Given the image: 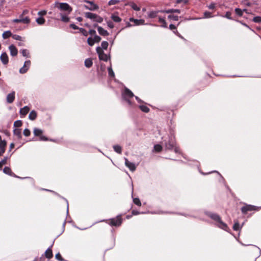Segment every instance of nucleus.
<instances>
[{"instance_id":"1","label":"nucleus","mask_w":261,"mask_h":261,"mask_svg":"<svg viewBox=\"0 0 261 261\" xmlns=\"http://www.w3.org/2000/svg\"><path fill=\"white\" fill-rule=\"evenodd\" d=\"M204 214L216 222L217 227L228 232L229 228L227 225L222 221L221 217L218 214L208 211H204Z\"/></svg>"},{"instance_id":"2","label":"nucleus","mask_w":261,"mask_h":261,"mask_svg":"<svg viewBox=\"0 0 261 261\" xmlns=\"http://www.w3.org/2000/svg\"><path fill=\"white\" fill-rule=\"evenodd\" d=\"M164 146L166 150H172L176 153H180L179 147L177 146L175 137L172 136H169L167 140L164 141Z\"/></svg>"},{"instance_id":"3","label":"nucleus","mask_w":261,"mask_h":261,"mask_svg":"<svg viewBox=\"0 0 261 261\" xmlns=\"http://www.w3.org/2000/svg\"><path fill=\"white\" fill-rule=\"evenodd\" d=\"M108 221H109V222H107V223L110 225H111L112 226H116V227L119 226L121 225L122 222V219L121 218V215H118V216H116V218H111L109 220L103 219V220H100L99 222H108Z\"/></svg>"},{"instance_id":"4","label":"nucleus","mask_w":261,"mask_h":261,"mask_svg":"<svg viewBox=\"0 0 261 261\" xmlns=\"http://www.w3.org/2000/svg\"><path fill=\"white\" fill-rule=\"evenodd\" d=\"M3 172L7 175H8L9 176H12V177H14L15 178H20L22 179H29L31 180V181L32 182L33 185L35 184V181L33 178H32L31 177H28V176L24 177H19V176H18V175H16L15 173H14L12 171L11 168L9 167H8V166L5 167L3 170Z\"/></svg>"},{"instance_id":"5","label":"nucleus","mask_w":261,"mask_h":261,"mask_svg":"<svg viewBox=\"0 0 261 261\" xmlns=\"http://www.w3.org/2000/svg\"><path fill=\"white\" fill-rule=\"evenodd\" d=\"M55 7L61 10L67 12L68 14L70 13L72 10V8L66 3H59L56 2L55 3Z\"/></svg>"},{"instance_id":"6","label":"nucleus","mask_w":261,"mask_h":261,"mask_svg":"<svg viewBox=\"0 0 261 261\" xmlns=\"http://www.w3.org/2000/svg\"><path fill=\"white\" fill-rule=\"evenodd\" d=\"M96 53L98 54V58L100 61H103L105 62H107L108 60L111 59V55L110 53L109 54H106L103 50H101V48L100 46H97L96 48Z\"/></svg>"},{"instance_id":"7","label":"nucleus","mask_w":261,"mask_h":261,"mask_svg":"<svg viewBox=\"0 0 261 261\" xmlns=\"http://www.w3.org/2000/svg\"><path fill=\"white\" fill-rule=\"evenodd\" d=\"M260 208H261V206L257 207L253 205L246 204L241 207V212L243 214H246L249 211H258Z\"/></svg>"},{"instance_id":"8","label":"nucleus","mask_w":261,"mask_h":261,"mask_svg":"<svg viewBox=\"0 0 261 261\" xmlns=\"http://www.w3.org/2000/svg\"><path fill=\"white\" fill-rule=\"evenodd\" d=\"M84 2L90 5L89 6L84 5V7L86 10L94 11L99 9V6L97 4H95L93 1L84 0Z\"/></svg>"},{"instance_id":"9","label":"nucleus","mask_w":261,"mask_h":261,"mask_svg":"<svg viewBox=\"0 0 261 261\" xmlns=\"http://www.w3.org/2000/svg\"><path fill=\"white\" fill-rule=\"evenodd\" d=\"M134 96L135 95L133 92L130 89L125 87L124 90L122 92V99L130 98Z\"/></svg>"},{"instance_id":"10","label":"nucleus","mask_w":261,"mask_h":261,"mask_svg":"<svg viewBox=\"0 0 261 261\" xmlns=\"http://www.w3.org/2000/svg\"><path fill=\"white\" fill-rule=\"evenodd\" d=\"M31 61L27 60L24 62L23 66L19 69V73L21 74L25 73L29 70L31 66Z\"/></svg>"},{"instance_id":"11","label":"nucleus","mask_w":261,"mask_h":261,"mask_svg":"<svg viewBox=\"0 0 261 261\" xmlns=\"http://www.w3.org/2000/svg\"><path fill=\"white\" fill-rule=\"evenodd\" d=\"M125 160V165L132 172L136 170V166L135 164L132 162H129L126 158Z\"/></svg>"},{"instance_id":"12","label":"nucleus","mask_w":261,"mask_h":261,"mask_svg":"<svg viewBox=\"0 0 261 261\" xmlns=\"http://www.w3.org/2000/svg\"><path fill=\"white\" fill-rule=\"evenodd\" d=\"M0 60L4 65H7L9 62V58L7 54L3 52L0 56Z\"/></svg>"},{"instance_id":"13","label":"nucleus","mask_w":261,"mask_h":261,"mask_svg":"<svg viewBox=\"0 0 261 261\" xmlns=\"http://www.w3.org/2000/svg\"><path fill=\"white\" fill-rule=\"evenodd\" d=\"M130 22H134L135 25H140L145 24V20L143 19H135L133 17H130L129 19Z\"/></svg>"},{"instance_id":"14","label":"nucleus","mask_w":261,"mask_h":261,"mask_svg":"<svg viewBox=\"0 0 261 261\" xmlns=\"http://www.w3.org/2000/svg\"><path fill=\"white\" fill-rule=\"evenodd\" d=\"M9 49L10 51L11 56H12L13 57H15L17 55L18 50L14 45H13V44L10 45L9 47Z\"/></svg>"},{"instance_id":"15","label":"nucleus","mask_w":261,"mask_h":261,"mask_svg":"<svg viewBox=\"0 0 261 261\" xmlns=\"http://www.w3.org/2000/svg\"><path fill=\"white\" fill-rule=\"evenodd\" d=\"M7 144V142L5 140H3V143H0V156L5 153Z\"/></svg>"},{"instance_id":"16","label":"nucleus","mask_w":261,"mask_h":261,"mask_svg":"<svg viewBox=\"0 0 261 261\" xmlns=\"http://www.w3.org/2000/svg\"><path fill=\"white\" fill-rule=\"evenodd\" d=\"M52 246H53V244L50 247H49L46 249L45 252H44V254H45V257L46 258H47L48 259H50L53 256V252H52V250H51Z\"/></svg>"},{"instance_id":"17","label":"nucleus","mask_w":261,"mask_h":261,"mask_svg":"<svg viewBox=\"0 0 261 261\" xmlns=\"http://www.w3.org/2000/svg\"><path fill=\"white\" fill-rule=\"evenodd\" d=\"M15 99V92L13 91L9 93L7 96V101L8 103H12Z\"/></svg>"},{"instance_id":"18","label":"nucleus","mask_w":261,"mask_h":261,"mask_svg":"<svg viewBox=\"0 0 261 261\" xmlns=\"http://www.w3.org/2000/svg\"><path fill=\"white\" fill-rule=\"evenodd\" d=\"M98 33L102 36H107L109 35V32L105 30L103 28L101 27H98Z\"/></svg>"},{"instance_id":"19","label":"nucleus","mask_w":261,"mask_h":261,"mask_svg":"<svg viewBox=\"0 0 261 261\" xmlns=\"http://www.w3.org/2000/svg\"><path fill=\"white\" fill-rule=\"evenodd\" d=\"M97 14H96L89 12L85 13V16L87 18L93 20V21H94V19H95V17H97Z\"/></svg>"},{"instance_id":"20","label":"nucleus","mask_w":261,"mask_h":261,"mask_svg":"<svg viewBox=\"0 0 261 261\" xmlns=\"http://www.w3.org/2000/svg\"><path fill=\"white\" fill-rule=\"evenodd\" d=\"M37 117V113L36 111L32 110L30 112L29 115V119L31 120H35Z\"/></svg>"},{"instance_id":"21","label":"nucleus","mask_w":261,"mask_h":261,"mask_svg":"<svg viewBox=\"0 0 261 261\" xmlns=\"http://www.w3.org/2000/svg\"><path fill=\"white\" fill-rule=\"evenodd\" d=\"M30 110V108L28 106H24L23 108H21L19 111L20 114L21 115L25 116L26 115Z\"/></svg>"},{"instance_id":"22","label":"nucleus","mask_w":261,"mask_h":261,"mask_svg":"<svg viewBox=\"0 0 261 261\" xmlns=\"http://www.w3.org/2000/svg\"><path fill=\"white\" fill-rule=\"evenodd\" d=\"M33 133L35 136L39 137L40 138V136H42V134L43 133V130L41 129L35 127L34 128Z\"/></svg>"},{"instance_id":"23","label":"nucleus","mask_w":261,"mask_h":261,"mask_svg":"<svg viewBox=\"0 0 261 261\" xmlns=\"http://www.w3.org/2000/svg\"><path fill=\"white\" fill-rule=\"evenodd\" d=\"M125 6H130L133 10L137 11L140 10V8L137 6L134 3H127L125 4Z\"/></svg>"},{"instance_id":"24","label":"nucleus","mask_w":261,"mask_h":261,"mask_svg":"<svg viewBox=\"0 0 261 261\" xmlns=\"http://www.w3.org/2000/svg\"><path fill=\"white\" fill-rule=\"evenodd\" d=\"M108 72L109 76L111 78L115 77V73L112 69L111 63L110 62V66L108 67Z\"/></svg>"},{"instance_id":"25","label":"nucleus","mask_w":261,"mask_h":261,"mask_svg":"<svg viewBox=\"0 0 261 261\" xmlns=\"http://www.w3.org/2000/svg\"><path fill=\"white\" fill-rule=\"evenodd\" d=\"M13 134L16 135L18 139H21L22 138L21 130L19 128H15L13 129Z\"/></svg>"},{"instance_id":"26","label":"nucleus","mask_w":261,"mask_h":261,"mask_svg":"<svg viewBox=\"0 0 261 261\" xmlns=\"http://www.w3.org/2000/svg\"><path fill=\"white\" fill-rule=\"evenodd\" d=\"M158 13L159 11H157V10L148 12L147 13L148 17L150 18H155L157 16Z\"/></svg>"},{"instance_id":"27","label":"nucleus","mask_w":261,"mask_h":261,"mask_svg":"<svg viewBox=\"0 0 261 261\" xmlns=\"http://www.w3.org/2000/svg\"><path fill=\"white\" fill-rule=\"evenodd\" d=\"M84 63L87 68H90L93 65V61L91 58H87L85 60Z\"/></svg>"},{"instance_id":"28","label":"nucleus","mask_w":261,"mask_h":261,"mask_svg":"<svg viewBox=\"0 0 261 261\" xmlns=\"http://www.w3.org/2000/svg\"><path fill=\"white\" fill-rule=\"evenodd\" d=\"M159 21L160 23H162V25H161V27L162 28H167V23L166 22L164 18L162 17L161 16H159Z\"/></svg>"},{"instance_id":"29","label":"nucleus","mask_w":261,"mask_h":261,"mask_svg":"<svg viewBox=\"0 0 261 261\" xmlns=\"http://www.w3.org/2000/svg\"><path fill=\"white\" fill-rule=\"evenodd\" d=\"M11 36H12V34L10 31H5L2 34V37L4 39H8Z\"/></svg>"},{"instance_id":"30","label":"nucleus","mask_w":261,"mask_h":261,"mask_svg":"<svg viewBox=\"0 0 261 261\" xmlns=\"http://www.w3.org/2000/svg\"><path fill=\"white\" fill-rule=\"evenodd\" d=\"M133 188H132V197L133 198V202L138 206H141V202L139 198H133Z\"/></svg>"},{"instance_id":"31","label":"nucleus","mask_w":261,"mask_h":261,"mask_svg":"<svg viewBox=\"0 0 261 261\" xmlns=\"http://www.w3.org/2000/svg\"><path fill=\"white\" fill-rule=\"evenodd\" d=\"M111 19L116 22H120L121 21V18L117 15L113 14L111 16Z\"/></svg>"},{"instance_id":"32","label":"nucleus","mask_w":261,"mask_h":261,"mask_svg":"<svg viewBox=\"0 0 261 261\" xmlns=\"http://www.w3.org/2000/svg\"><path fill=\"white\" fill-rule=\"evenodd\" d=\"M243 224H244V223L240 226L239 223L238 221H236V222H235V223L233 226V229L235 231L240 230V229L243 226Z\"/></svg>"},{"instance_id":"33","label":"nucleus","mask_w":261,"mask_h":261,"mask_svg":"<svg viewBox=\"0 0 261 261\" xmlns=\"http://www.w3.org/2000/svg\"><path fill=\"white\" fill-rule=\"evenodd\" d=\"M139 108L144 113H148L149 112V108L147 107V106L143 105H140L139 106Z\"/></svg>"},{"instance_id":"34","label":"nucleus","mask_w":261,"mask_h":261,"mask_svg":"<svg viewBox=\"0 0 261 261\" xmlns=\"http://www.w3.org/2000/svg\"><path fill=\"white\" fill-rule=\"evenodd\" d=\"M163 147L161 145L157 144L154 145L153 151L156 152H160L162 151Z\"/></svg>"},{"instance_id":"35","label":"nucleus","mask_w":261,"mask_h":261,"mask_svg":"<svg viewBox=\"0 0 261 261\" xmlns=\"http://www.w3.org/2000/svg\"><path fill=\"white\" fill-rule=\"evenodd\" d=\"M114 151L119 153L121 154L122 152V147L119 145H115L113 146Z\"/></svg>"},{"instance_id":"36","label":"nucleus","mask_w":261,"mask_h":261,"mask_svg":"<svg viewBox=\"0 0 261 261\" xmlns=\"http://www.w3.org/2000/svg\"><path fill=\"white\" fill-rule=\"evenodd\" d=\"M36 21L38 24L42 25L45 23V20L43 17L40 16L36 18Z\"/></svg>"},{"instance_id":"37","label":"nucleus","mask_w":261,"mask_h":261,"mask_svg":"<svg viewBox=\"0 0 261 261\" xmlns=\"http://www.w3.org/2000/svg\"><path fill=\"white\" fill-rule=\"evenodd\" d=\"M109 46V43L107 41H103L101 43V50H103V49H107Z\"/></svg>"},{"instance_id":"38","label":"nucleus","mask_w":261,"mask_h":261,"mask_svg":"<svg viewBox=\"0 0 261 261\" xmlns=\"http://www.w3.org/2000/svg\"><path fill=\"white\" fill-rule=\"evenodd\" d=\"M181 11L179 9H167V11H166V13L169 14V13H180Z\"/></svg>"},{"instance_id":"39","label":"nucleus","mask_w":261,"mask_h":261,"mask_svg":"<svg viewBox=\"0 0 261 261\" xmlns=\"http://www.w3.org/2000/svg\"><path fill=\"white\" fill-rule=\"evenodd\" d=\"M39 141H51V142H55L56 140L53 139H49L47 137L45 136H40V138H39Z\"/></svg>"},{"instance_id":"40","label":"nucleus","mask_w":261,"mask_h":261,"mask_svg":"<svg viewBox=\"0 0 261 261\" xmlns=\"http://www.w3.org/2000/svg\"><path fill=\"white\" fill-rule=\"evenodd\" d=\"M61 16V20L64 22H68L70 20L69 17L67 15H64L62 13H60Z\"/></svg>"},{"instance_id":"41","label":"nucleus","mask_w":261,"mask_h":261,"mask_svg":"<svg viewBox=\"0 0 261 261\" xmlns=\"http://www.w3.org/2000/svg\"><path fill=\"white\" fill-rule=\"evenodd\" d=\"M20 23H23L24 24H28L30 22V19L29 17L20 18Z\"/></svg>"},{"instance_id":"42","label":"nucleus","mask_w":261,"mask_h":261,"mask_svg":"<svg viewBox=\"0 0 261 261\" xmlns=\"http://www.w3.org/2000/svg\"><path fill=\"white\" fill-rule=\"evenodd\" d=\"M172 214H176L177 215L183 216L186 217H193V218H196L195 216H194L193 215H190V214H188L187 213H174V212H172Z\"/></svg>"},{"instance_id":"43","label":"nucleus","mask_w":261,"mask_h":261,"mask_svg":"<svg viewBox=\"0 0 261 261\" xmlns=\"http://www.w3.org/2000/svg\"><path fill=\"white\" fill-rule=\"evenodd\" d=\"M21 53L22 54V55L27 58H30V55L28 50L26 49H22L21 50Z\"/></svg>"},{"instance_id":"44","label":"nucleus","mask_w":261,"mask_h":261,"mask_svg":"<svg viewBox=\"0 0 261 261\" xmlns=\"http://www.w3.org/2000/svg\"><path fill=\"white\" fill-rule=\"evenodd\" d=\"M12 155V154H10L9 156H5L3 160H2L1 161H0V163L2 164H3V165H6L7 163V161L8 160H9L10 157Z\"/></svg>"},{"instance_id":"45","label":"nucleus","mask_w":261,"mask_h":261,"mask_svg":"<svg viewBox=\"0 0 261 261\" xmlns=\"http://www.w3.org/2000/svg\"><path fill=\"white\" fill-rule=\"evenodd\" d=\"M22 125V122L21 120H18L14 122L13 126L15 128L20 127Z\"/></svg>"},{"instance_id":"46","label":"nucleus","mask_w":261,"mask_h":261,"mask_svg":"<svg viewBox=\"0 0 261 261\" xmlns=\"http://www.w3.org/2000/svg\"><path fill=\"white\" fill-rule=\"evenodd\" d=\"M87 43L89 46H92L95 43L93 41V38L92 37H89L87 39Z\"/></svg>"},{"instance_id":"47","label":"nucleus","mask_w":261,"mask_h":261,"mask_svg":"<svg viewBox=\"0 0 261 261\" xmlns=\"http://www.w3.org/2000/svg\"><path fill=\"white\" fill-rule=\"evenodd\" d=\"M213 172H216V173H217L219 175V176H220V177L221 179L222 180H223V181L224 180V178L223 177V176H222V175H221V174H220L218 171H213L210 172H208V173H204V172H202V171H200V173L201 174L204 175H207V174H210L211 173H213Z\"/></svg>"},{"instance_id":"48","label":"nucleus","mask_w":261,"mask_h":261,"mask_svg":"<svg viewBox=\"0 0 261 261\" xmlns=\"http://www.w3.org/2000/svg\"><path fill=\"white\" fill-rule=\"evenodd\" d=\"M55 258L59 261H67L62 257L61 254L59 252L55 255Z\"/></svg>"},{"instance_id":"49","label":"nucleus","mask_w":261,"mask_h":261,"mask_svg":"<svg viewBox=\"0 0 261 261\" xmlns=\"http://www.w3.org/2000/svg\"><path fill=\"white\" fill-rule=\"evenodd\" d=\"M212 17V13L209 11H205L203 13V18H208Z\"/></svg>"},{"instance_id":"50","label":"nucleus","mask_w":261,"mask_h":261,"mask_svg":"<svg viewBox=\"0 0 261 261\" xmlns=\"http://www.w3.org/2000/svg\"><path fill=\"white\" fill-rule=\"evenodd\" d=\"M12 38L13 39L16 40H18V41H23L24 40L22 39V38L21 36L18 35H16V34H14V35H13L12 34Z\"/></svg>"},{"instance_id":"51","label":"nucleus","mask_w":261,"mask_h":261,"mask_svg":"<svg viewBox=\"0 0 261 261\" xmlns=\"http://www.w3.org/2000/svg\"><path fill=\"white\" fill-rule=\"evenodd\" d=\"M146 213H151L152 214H170L172 213L171 212H164V211H160L159 212H146Z\"/></svg>"},{"instance_id":"52","label":"nucleus","mask_w":261,"mask_h":261,"mask_svg":"<svg viewBox=\"0 0 261 261\" xmlns=\"http://www.w3.org/2000/svg\"><path fill=\"white\" fill-rule=\"evenodd\" d=\"M168 18L170 19H172L174 21H178L179 17L177 15H169Z\"/></svg>"},{"instance_id":"53","label":"nucleus","mask_w":261,"mask_h":261,"mask_svg":"<svg viewBox=\"0 0 261 261\" xmlns=\"http://www.w3.org/2000/svg\"><path fill=\"white\" fill-rule=\"evenodd\" d=\"M234 11L239 16H243V11L239 8H237L234 9Z\"/></svg>"},{"instance_id":"54","label":"nucleus","mask_w":261,"mask_h":261,"mask_svg":"<svg viewBox=\"0 0 261 261\" xmlns=\"http://www.w3.org/2000/svg\"><path fill=\"white\" fill-rule=\"evenodd\" d=\"M93 38L95 43H99L101 40V38L97 35H95Z\"/></svg>"},{"instance_id":"55","label":"nucleus","mask_w":261,"mask_h":261,"mask_svg":"<svg viewBox=\"0 0 261 261\" xmlns=\"http://www.w3.org/2000/svg\"><path fill=\"white\" fill-rule=\"evenodd\" d=\"M93 21H95L98 23H101L103 21V18L97 15V17H95Z\"/></svg>"},{"instance_id":"56","label":"nucleus","mask_w":261,"mask_h":261,"mask_svg":"<svg viewBox=\"0 0 261 261\" xmlns=\"http://www.w3.org/2000/svg\"><path fill=\"white\" fill-rule=\"evenodd\" d=\"M120 2L119 0H110L108 2L109 6H112L116 5Z\"/></svg>"},{"instance_id":"57","label":"nucleus","mask_w":261,"mask_h":261,"mask_svg":"<svg viewBox=\"0 0 261 261\" xmlns=\"http://www.w3.org/2000/svg\"><path fill=\"white\" fill-rule=\"evenodd\" d=\"M236 21L240 23L241 24H242L244 27H246L247 28L249 29V30H250L252 32H254V31L253 30L251 29L248 25H247L246 23H245V22H243L242 21L237 20Z\"/></svg>"},{"instance_id":"58","label":"nucleus","mask_w":261,"mask_h":261,"mask_svg":"<svg viewBox=\"0 0 261 261\" xmlns=\"http://www.w3.org/2000/svg\"><path fill=\"white\" fill-rule=\"evenodd\" d=\"M23 134L25 137H29L31 134V132L28 128H25L23 130Z\"/></svg>"},{"instance_id":"59","label":"nucleus","mask_w":261,"mask_h":261,"mask_svg":"<svg viewBox=\"0 0 261 261\" xmlns=\"http://www.w3.org/2000/svg\"><path fill=\"white\" fill-rule=\"evenodd\" d=\"M253 21L256 23H260L261 22V17L259 16L254 17Z\"/></svg>"},{"instance_id":"60","label":"nucleus","mask_w":261,"mask_h":261,"mask_svg":"<svg viewBox=\"0 0 261 261\" xmlns=\"http://www.w3.org/2000/svg\"><path fill=\"white\" fill-rule=\"evenodd\" d=\"M79 31H80V32H81L82 33V34L84 36H87L88 35V33L86 31V30L83 28H80L79 29Z\"/></svg>"},{"instance_id":"61","label":"nucleus","mask_w":261,"mask_h":261,"mask_svg":"<svg viewBox=\"0 0 261 261\" xmlns=\"http://www.w3.org/2000/svg\"><path fill=\"white\" fill-rule=\"evenodd\" d=\"M231 13L230 12L227 11L226 12L224 17H226V18H227L228 19L233 20V18L231 17Z\"/></svg>"},{"instance_id":"62","label":"nucleus","mask_w":261,"mask_h":261,"mask_svg":"<svg viewBox=\"0 0 261 261\" xmlns=\"http://www.w3.org/2000/svg\"><path fill=\"white\" fill-rule=\"evenodd\" d=\"M140 214H146V212H140L138 211L137 210H133L132 211V214L133 215H137Z\"/></svg>"},{"instance_id":"63","label":"nucleus","mask_w":261,"mask_h":261,"mask_svg":"<svg viewBox=\"0 0 261 261\" xmlns=\"http://www.w3.org/2000/svg\"><path fill=\"white\" fill-rule=\"evenodd\" d=\"M216 3H214V2H212L211 3L210 5H209L207 7L209 9H211V10H213L216 7Z\"/></svg>"},{"instance_id":"64","label":"nucleus","mask_w":261,"mask_h":261,"mask_svg":"<svg viewBox=\"0 0 261 261\" xmlns=\"http://www.w3.org/2000/svg\"><path fill=\"white\" fill-rule=\"evenodd\" d=\"M173 33L175 34L176 36H177L179 38H180L181 39H182L184 40H186V39L184 38V37L183 36H182L177 30L173 31Z\"/></svg>"}]
</instances>
